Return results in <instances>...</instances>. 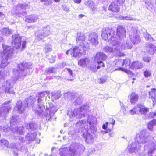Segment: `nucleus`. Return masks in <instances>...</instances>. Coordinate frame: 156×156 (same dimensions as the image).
Wrapping results in <instances>:
<instances>
[{
  "instance_id": "obj_34",
  "label": "nucleus",
  "mask_w": 156,
  "mask_h": 156,
  "mask_svg": "<svg viewBox=\"0 0 156 156\" xmlns=\"http://www.w3.org/2000/svg\"><path fill=\"white\" fill-rule=\"evenodd\" d=\"M43 31H44V32L43 33V35L46 36H47L49 33L50 31L49 30H46V29L43 30Z\"/></svg>"
},
{
  "instance_id": "obj_43",
  "label": "nucleus",
  "mask_w": 156,
  "mask_h": 156,
  "mask_svg": "<svg viewBox=\"0 0 156 156\" xmlns=\"http://www.w3.org/2000/svg\"><path fill=\"white\" fill-rule=\"evenodd\" d=\"M84 16V15L83 14H79L78 15V17L79 18H82Z\"/></svg>"
},
{
  "instance_id": "obj_15",
  "label": "nucleus",
  "mask_w": 156,
  "mask_h": 156,
  "mask_svg": "<svg viewBox=\"0 0 156 156\" xmlns=\"http://www.w3.org/2000/svg\"><path fill=\"white\" fill-rule=\"evenodd\" d=\"M29 66L28 63L23 61L17 65V67L21 71H24L25 69H28Z\"/></svg>"
},
{
  "instance_id": "obj_23",
  "label": "nucleus",
  "mask_w": 156,
  "mask_h": 156,
  "mask_svg": "<svg viewBox=\"0 0 156 156\" xmlns=\"http://www.w3.org/2000/svg\"><path fill=\"white\" fill-rule=\"evenodd\" d=\"M76 40L78 41H82L83 42L85 40V37L82 34L80 35H78L77 37Z\"/></svg>"
},
{
  "instance_id": "obj_20",
  "label": "nucleus",
  "mask_w": 156,
  "mask_h": 156,
  "mask_svg": "<svg viewBox=\"0 0 156 156\" xmlns=\"http://www.w3.org/2000/svg\"><path fill=\"white\" fill-rule=\"evenodd\" d=\"M35 20L34 16L32 15L29 16L26 18L25 20L28 23L34 22Z\"/></svg>"
},
{
  "instance_id": "obj_14",
  "label": "nucleus",
  "mask_w": 156,
  "mask_h": 156,
  "mask_svg": "<svg viewBox=\"0 0 156 156\" xmlns=\"http://www.w3.org/2000/svg\"><path fill=\"white\" fill-rule=\"evenodd\" d=\"M90 61V59L88 58H85L80 59L78 61V64L82 67H87Z\"/></svg>"
},
{
  "instance_id": "obj_19",
  "label": "nucleus",
  "mask_w": 156,
  "mask_h": 156,
  "mask_svg": "<svg viewBox=\"0 0 156 156\" xmlns=\"http://www.w3.org/2000/svg\"><path fill=\"white\" fill-rule=\"evenodd\" d=\"M52 96L55 99H58L61 96V93L59 91L55 92L54 93H53Z\"/></svg>"
},
{
  "instance_id": "obj_50",
  "label": "nucleus",
  "mask_w": 156,
  "mask_h": 156,
  "mask_svg": "<svg viewBox=\"0 0 156 156\" xmlns=\"http://www.w3.org/2000/svg\"><path fill=\"white\" fill-rule=\"evenodd\" d=\"M31 125H32V124L31 123L29 124V126H30Z\"/></svg>"
},
{
  "instance_id": "obj_46",
  "label": "nucleus",
  "mask_w": 156,
  "mask_h": 156,
  "mask_svg": "<svg viewBox=\"0 0 156 156\" xmlns=\"http://www.w3.org/2000/svg\"><path fill=\"white\" fill-rule=\"evenodd\" d=\"M48 0H40L41 1V2H46L48 1Z\"/></svg>"
},
{
  "instance_id": "obj_38",
  "label": "nucleus",
  "mask_w": 156,
  "mask_h": 156,
  "mask_svg": "<svg viewBox=\"0 0 156 156\" xmlns=\"http://www.w3.org/2000/svg\"><path fill=\"white\" fill-rule=\"evenodd\" d=\"M117 55L118 56L120 57L124 56L125 55V54L124 53H122L120 52H119V53Z\"/></svg>"
},
{
  "instance_id": "obj_35",
  "label": "nucleus",
  "mask_w": 156,
  "mask_h": 156,
  "mask_svg": "<svg viewBox=\"0 0 156 156\" xmlns=\"http://www.w3.org/2000/svg\"><path fill=\"white\" fill-rule=\"evenodd\" d=\"M26 41H23L22 43V46L21 49L22 50H23L26 47Z\"/></svg>"
},
{
  "instance_id": "obj_51",
  "label": "nucleus",
  "mask_w": 156,
  "mask_h": 156,
  "mask_svg": "<svg viewBox=\"0 0 156 156\" xmlns=\"http://www.w3.org/2000/svg\"><path fill=\"white\" fill-rule=\"evenodd\" d=\"M133 80H135V78H133Z\"/></svg>"
},
{
  "instance_id": "obj_47",
  "label": "nucleus",
  "mask_w": 156,
  "mask_h": 156,
  "mask_svg": "<svg viewBox=\"0 0 156 156\" xmlns=\"http://www.w3.org/2000/svg\"><path fill=\"white\" fill-rule=\"evenodd\" d=\"M113 126H112V128H113ZM112 128H111V129H108L107 130L109 132H110L111 130L112 129Z\"/></svg>"
},
{
  "instance_id": "obj_13",
  "label": "nucleus",
  "mask_w": 156,
  "mask_h": 156,
  "mask_svg": "<svg viewBox=\"0 0 156 156\" xmlns=\"http://www.w3.org/2000/svg\"><path fill=\"white\" fill-rule=\"evenodd\" d=\"M143 67L142 64L138 61L133 62L129 67V69H140Z\"/></svg>"
},
{
  "instance_id": "obj_33",
  "label": "nucleus",
  "mask_w": 156,
  "mask_h": 156,
  "mask_svg": "<svg viewBox=\"0 0 156 156\" xmlns=\"http://www.w3.org/2000/svg\"><path fill=\"white\" fill-rule=\"evenodd\" d=\"M153 125L149 122L147 125V128L151 131H152L153 128Z\"/></svg>"
},
{
  "instance_id": "obj_44",
  "label": "nucleus",
  "mask_w": 156,
  "mask_h": 156,
  "mask_svg": "<svg viewBox=\"0 0 156 156\" xmlns=\"http://www.w3.org/2000/svg\"><path fill=\"white\" fill-rule=\"evenodd\" d=\"M102 64L101 65H98V66L97 67V68L98 69H100V68L101 67H103L101 66H102Z\"/></svg>"
},
{
  "instance_id": "obj_42",
  "label": "nucleus",
  "mask_w": 156,
  "mask_h": 156,
  "mask_svg": "<svg viewBox=\"0 0 156 156\" xmlns=\"http://www.w3.org/2000/svg\"><path fill=\"white\" fill-rule=\"evenodd\" d=\"M42 98L41 97H38V98L37 99V102L38 103H39L40 102H41V101H42L43 100L42 99Z\"/></svg>"
},
{
  "instance_id": "obj_25",
  "label": "nucleus",
  "mask_w": 156,
  "mask_h": 156,
  "mask_svg": "<svg viewBox=\"0 0 156 156\" xmlns=\"http://www.w3.org/2000/svg\"><path fill=\"white\" fill-rule=\"evenodd\" d=\"M104 50L106 52H112L114 51L113 49L108 46L105 47L104 48Z\"/></svg>"
},
{
  "instance_id": "obj_18",
  "label": "nucleus",
  "mask_w": 156,
  "mask_h": 156,
  "mask_svg": "<svg viewBox=\"0 0 156 156\" xmlns=\"http://www.w3.org/2000/svg\"><path fill=\"white\" fill-rule=\"evenodd\" d=\"M54 67L48 68L45 71L46 74H48L51 73H55L56 71Z\"/></svg>"
},
{
  "instance_id": "obj_40",
  "label": "nucleus",
  "mask_w": 156,
  "mask_h": 156,
  "mask_svg": "<svg viewBox=\"0 0 156 156\" xmlns=\"http://www.w3.org/2000/svg\"><path fill=\"white\" fill-rule=\"evenodd\" d=\"M66 70L70 73V74L71 75H72L73 73H72V71L70 68H66Z\"/></svg>"
},
{
  "instance_id": "obj_22",
  "label": "nucleus",
  "mask_w": 156,
  "mask_h": 156,
  "mask_svg": "<svg viewBox=\"0 0 156 156\" xmlns=\"http://www.w3.org/2000/svg\"><path fill=\"white\" fill-rule=\"evenodd\" d=\"M48 93L47 91L41 92L38 94V97L41 98H46L48 95Z\"/></svg>"
},
{
  "instance_id": "obj_10",
  "label": "nucleus",
  "mask_w": 156,
  "mask_h": 156,
  "mask_svg": "<svg viewBox=\"0 0 156 156\" xmlns=\"http://www.w3.org/2000/svg\"><path fill=\"white\" fill-rule=\"evenodd\" d=\"M116 35L119 38H120L122 36H126V30L125 28L122 26H118L116 29Z\"/></svg>"
},
{
  "instance_id": "obj_29",
  "label": "nucleus",
  "mask_w": 156,
  "mask_h": 156,
  "mask_svg": "<svg viewBox=\"0 0 156 156\" xmlns=\"http://www.w3.org/2000/svg\"><path fill=\"white\" fill-rule=\"evenodd\" d=\"M87 108V106L86 105H83L81 106L79 108V111L80 112H82L86 110Z\"/></svg>"
},
{
  "instance_id": "obj_4",
  "label": "nucleus",
  "mask_w": 156,
  "mask_h": 156,
  "mask_svg": "<svg viewBox=\"0 0 156 156\" xmlns=\"http://www.w3.org/2000/svg\"><path fill=\"white\" fill-rule=\"evenodd\" d=\"M115 32L112 28L108 27L104 28L102 30V38L105 40H107L108 39H112V38L114 37Z\"/></svg>"
},
{
  "instance_id": "obj_6",
  "label": "nucleus",
  "mask_w": 156,
  "mask_h": 156,
  "mask_svg": "<svg viewBox=\"0 0 156 156\" xmlns=\"http://www.w3.org/2000/svg\"><path fill=\"white\" fill-rule=\"evenodd\" d=\"M22 37L19 34H14L12 36V44L16 49H18L21 48V45Z\"/></svg>"
},
{
  "instance_id": "obj_26",
  "label": "nucleus",
  "mask_w": 156,
  "mask_h": 156,
  "mask_svg": "<svg viewBox=\"0 0 156 156\" xmlns=\"http://www.w3.org/2000/svg\"><path fill=\"white\" fill-rule=\"evenodd\" d=\"M17 8L18 9H25L26 8V5L23 4L19 3L17 5Z\"/></svg>"
},
{
  "instance_id": "obj_5",
  "label": "nucleus",
  "mask_w": 156,
  "mask_h": 156,
  "mask_svg": "<svg viewBox=\"0 0 156 156\" xmlns=\"http://www.w3.org/2000/svg\"><path fill=\"white\" fill-rule=\"evenodd\" d=\"M115 67H117L115 70H121L124 72L128 74H131L134 75V74L130 71L129 70L126 69H123L121 67L123 66L122 60L121 59H118L115 60L113 62Z\"/></svg>"
},
{
  "instance_id": "obj_32",
  "label": "nucleus",
  "mask_w": 156,
  "mask_h": 156,
  "mask_svg": "<svg viewBox=\"0 0 156 156\" xmlns=\"http://www.w3.org/2000/svg\"><path fill=\"white\" fill-rule=\"evenodd\" d=\"M45 52L47 53L51 51L52 50V48L51 46H46L44 48Z\"/></svg>"
},
{
  "instance_id": "obj_2",
  "label": "nucleus",
  "mask_w": 156,
  "mask_h": 156,
  "mask_svg": "<svg viewBox=\"0 0 156 156\" xmlns=\"http://www.w3.org/2000/svg\"><path fill=\"white\" fill-rule=\"evenodd\" d=\"M87 47L80 45V46H75L73 48L68 50L66 53L67 55H70L71 57L76 58L82 55V52H85L86 50Z\"/></svg>"
},
{
  "instance_id": "obj_12",
  "label": "nucleus",
  "mask_w": 156,
  "mask_h": 156,
  "mask_svg": "<svg viewBox=\"0 0 156 156\" xmlns=\"http://www.w3.org/2000/svg\"><path fill=\"white\" fill-rule=\"evenodd\" d=\"M149 98L156 103V88H151L148 92Z\"/></svg>"
},
{
  "instance_id": "obj_48",
  "label": "nucleus",
  "mask_w": 156,
  "mask_h": 156,
  "mask_svg": "<svg viewBox=\"0 0 156 156\" xmlns=\"http://www.w3.org/2000/svg\"><path fill=\"white\" fill-rule=\"evenodd\" d=\"M55 2H58L60 1V0H54Z\"/></svg>"
},
{
  "instance_id": "obj_41",
  "label": "nucleus",
  "mask_w": 156,
  "mask_h": 156,
  "mask_svg": "<svg viewBox=\"0 0 156 156\" xmlns=\"http://www.w3.org/2000/svg\"><path fill=\"white\" fill-rule=\"evenodd\" d=\"M74 2L77 4H79L81 2V0H73Z\"/></svg>"
},
{
  "instance_id": "obj_17",
  "label": "nucleus",
  "mask_w": 156,
  "mask_h": 156,
  "mask_svg": "<svg viewBox=\"0 0 156 156\" xmlns=\"http://www.w3.org/2000/svg\"><path fill=\"white\" fill-rule=\"evenodd\" d=\"M123 66L125 68L128 67L131 65V60L130 59L126 58L122 60Z\"/></svg>"
},
{
  "instance_id": "obj_37",
  "label": "nucleus",
  "mask_w": 156,
  "mask_h": 156,
  "mask_svg": "<svg viewBox=\"0 0 156 156\" xmlns=\"http://www.w3.org/2000/svg\"><path fill=\"white\" fill-rule=\"evenodd\" d=\"M108 122H106V124H104L102 126V128L104 129V130H106L107 129V126L108 125Z\"/></svg>"
},
{
  "instance_id": "obj_36",
  "label": "nucleus",
  "mask_w": 156,
  "mask_h": 156,
  "mask_svg": "<svg viewBox=\"0 0 156 156\" xmlns=\"http://www.w3.org/2000/svg\"><path fill=\"white\" fill-rule=\"evenodd\" d=\"M149 122L153 125H156V119H154L151 121H149Z\"/></svg>"
},
{
  "instance_id": "obj_11",
  "label": "nucleus",
  "mask_w": 156,
  "mask_h": 156,
  "mask_svg": "<svg viewBox=\"0 0 156 156\" xmlns=\"http://www.w3.org/2000/svg\"><path fill=\"white\" fill-rule=\"evenodd\" d=\"M139 95L135 92H132L130 95V101L132 104L136 103L139 100Z\"/></svg>"
},
{
  "instance_id": "obj_49",
  "label": "nucleus",
  "mask_w": 156,
  "mask_h": 156,
  "mask_svg": "<svg viewBox=\"0 0 156 156\" xmlns=\"http://www.w3.org/2000/svg\"><path fill=\"white\" fill-rule=\"evenodd\" d=\"M3 15V14L2 12H0V16H2Z\"/></svg>"
},
{
  "instance_id": "obj_9",
  "label": "nucleus",
  "mask_w": 156,
  "mask_h": 156,
  "mask_svg": "<svg viewBox=\"0 0 156 156\" xmlns=\"http://www.w3.org/2000/svg\"><path fill=\"white\" fill-rule=\"evenodd\" d=\"M88 41L89 42L93 45H97L98 43V36L96 34L93 33L90 35Z\"/></svg>"
},
{
  "instance_id": "obj_16",
  "label": "nucleus",
  "mask_w": 156,
  "mask_h": 156,
  "mask_svg": "<svg viewBox=\"0 0 156 156\" xmlns=\"http://www.w3.org/2000/svg\"><path fill=\"white\" fill-rule=\"evenodd\" d=\"M12 86H11V84L9 82H7L6 87L5 88V93L11 94L13 93V91L12 89Z\"/></svg>"
},
{
  "instance_id": "obj_45",
  "label": "nucleus",
  "mask_w": 156,
  "mask_h": 156,
  "mask_svg": "<svg viewBox=\"0 0 156 156\" xmlns=\"http://www.w3.org/2000/svg\"><path fill=\"white\" fill-rule=\"evenodd\" d=\"M112 120H113L112 122L111 123V124H112V126L114 125L115 124V120L112 119Z\"/></svg>"
},
{
  "instance_id": "obj_31",
  "label": "nucleus",
  "mask_w": 156,
  "mask_h": 156,
  "mask_svg": "<svg viewBox=\"0 0 156 156\" xmlns=\"http://www.w3.org/2000/svg\"><path fill=\"white\" fill-rule=\"evenodd\" d=\"M55 56H51V58H48V59L49 60V62L51 63H52L55 62Z\"/></svg>"
},
{
  "instance_id": "obj_24",
  "label": "nucleus",
  "mask_w": 156,
  "mask_h": 156,
  "mask_svg": "<svg viewBox=\"0 0 156 156\" xmlns=\"http://www.w3.org/2000/svg\"><path fill=\"white\" fill-rule=\"evenodd\" d=\"M144 75L145 77L148 78L151 76L152 74L150 71L146 70L144 72Z\"/></svg>"
},
{
  "instance_id": "obj_39",
  "label": "nucleus",
  "mask_w": 156,
  "mask_h": 156,
  "mask_svg": "<svg viewBox=\"0 0 156 156\" xmlns=\"http://www.w3.org/2000/svg\"><path fill=\"white\" fill-rule=\"evenodd\" d=\"M6 142L7 140L5 139H2L0 140V142L3 144L5 143Z\"/></svg>"
},
{
  "instance_id": "obj_7",
  "label": "nucleus",
  "mask_w": 156,
  "mask_h": 156,
  "mask_svg": "<svg viewBox=\"0 0 156 156\" xmlns=\"http://www.w3.org/2000/svg\"><path fill=\"white\" fill-rule=\"evenodd\" d=\"M138 110L140 112L145 113L148 112L149 108L145 107L141 104H137L136 106L130 110V112L131 114L133 115Z\"/></svg>"
},
{
  "instance_id": "obj_3",
  "label": "nucleus",
  "mask_w": 156,
  "mask_h": 156,
  "mask_svg": "<svg viewBox=\"0 0 156 156\" xmlns=\"http://www.w3.org/2000/svg\"><path fill=\"white\" fill-rule=\"evenodd\" d=\"M124 0H115L112 2L109 6L108 10L113 13H116L120 11L119 6L122 5Z\"/></svg>"
},
{
  "instance_id": "obj_52",
  "label": "nucleus",
  "mask_w": 156,
  "mask_h": 156,
  "mask_svg": "<svg viewBox=\"0 0 156 156\" xmlns=\"http://www.w3.org/2000/svg\"><path fill=\"white\" fill-rule=\"evenodd\" d=\"M134 83V82H133V81L132 82V83Z\"/></svg>"
},
{
  "instance_id": "obj_1",
  "label": "nucleus",
  "mask_w": 156,
  "mask_h": 156,
  "mask_svg": "<svg viewBox=\"0 0 156 156\" xmlns=\"http://www.w3.org/2000/svg\"><path fill=\"white\" fill-rule=\"evenodd\" d=\"M13 53V49L8 46H5L3 51L0 52V68H4L8 65V60Z\"/></svg>"
},
{
  "instance_id": "obj_27",
  "label": "nucleus",
  "mask_w": 156,
  "mask_h": 156,
  "mask_svg": "<svg viewBox=\"0 0 156 156\" xmlns=\"http://www.w3.org/2000/svg\"><path fill=\"white\" fill-rule=\"evenodd\" d=\"M106 79L104 77H102L98 80V83L99 84H103L106 82Z\"/></svg>"
},
{
  "instance_id": "obj_28",
  "label": "nucleus",
  "mask_w": 156,
  "mask_h": 156,
  "mask_svg": "<svg viewBox=\"0 0 156 156\" xmlns=\"http://www.w3.org/2000/svg\"><path fill=\"white\" fill-rule=\"evenodd\" d=\"M156 116V111L155 112H150L148 115V117L150 119L153 118Z\"/></svg>"
},
{
  "instance_id": "obj_30",
  "label": "nucleus",
  "mask_w": 156,
  "mask_h": 156,
  "mask_svg": "<svg viewBox=\"0 0 156 156\" xmlns=\"http://www.w3.org/2000/svg\"><path fill=\"white\" fill-rule=\"evenodd\" d=\"M143 61L147 63H149L151 60V58L148 56H145L143 57Z\"/></svg>"
},
{
  "instance_id": "obj_21",
  "label": "nucleus",
  "mask_w": 156,
  "mask_h": 156,
  "mask_svg": "<svg viewBox=\"0 0 156 156\" xmlns=\"http://www.w3.org/2000/svg\"><path fill=\"white\" fill-rule=\"evenodd\" d=\"M2 112L5 113H8L9 110L11 109V107L10 106H4L2 107Z\"/></svg>"
},
{
  "instance_id": "obj_8",
  "label": "nucleus",
  "mask_w": 156,
  "mask_h": 156,
  "mask_svg": "<svg viewBox=\"0 0 156 156\" xmlns=\"http://www.w3.org/2000/svg\"><path fill=\"white\" fill-rule=\"evenodd\" d=\"M107 58L106 55L103 52H97L95 57V58L97 60V62L98 64H102V66L104 67V63L102 61H105Z\"/></svg>"
}]
</instances>
